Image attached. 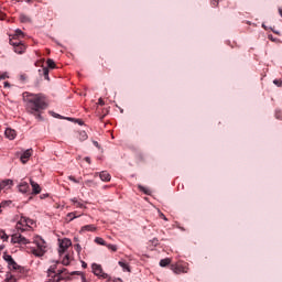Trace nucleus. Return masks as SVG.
I'll list each match as a JSON object with an SVG mask.
<instances>
[{"instance_id": "1", "label": "nucleus", "mask_w": 282, "mask_h": 282, "mask_svg": "<svg viewBox=\"0 0 282 282\" xmlns=\"http://www.w3.org/2000/svg\"><path fill=\"white\" fill-rule=\"evenodd\" d=\"M26 102V111L34 116L36 120H43L41 113L47 109V101L45 100V96L43 94H29L24 98Z\"/></svg>"}, {"instance_id": "2", "label": "nucleus", "mask_w": 282, "mask_h": 282, "mask_svg": "<svg viewBox=\"0 0 282 282\" xmlns=\"http://www.w3.org/2000/svg\"><path fill=\"white\" fill-rule=\"evenodd\" d=\"M33 243L36 245V248L31 249L32 254L35 257H43V254H45V249L47 248L45 240H43V238L40 236H36L33 240Z\"/></svg>"}, {"instance_id": "3", "label": "nucleus", "mask_w": 282, "mask_h": 282, "mask_svg": "<svg viewBox=\"0 0 282 282\" xmlns=\"http://www.w3.org/2000/svg\"><path fill=\"white\" fill-rule=\"evenodd\" d=\"M34 226V220L31 218L22 216L20 220L17 223L15 228L18 232H25V230H30Z\"/></svg>"}, {"instance_id": "4", "label": "nucleus", "mask_w": 282, "mask_h": 282, "mask_svg": "<svg viewBox=\"0 0 282 282\" xmlns=\"http://www.w3.org/2000/svg\"><path fill=\"white\" fill-rule=\"evenodd\" d=\"M11 241L12 243H19L20 246H28V243H30V240H28V238H25L21 234H13L11 237Z\"/></svg>"}, {"instance_id": "5", "label": "nucleus", "mask_w": 282, "mask_h": 282, "mask_svg": "<svg viewBox=\"0 0 282 282\" xmlns=\"http://www.w3.org/2000/svg\"><path fill=\"white\" fill-rule=\"evenodd\" d=\"M91 268H93V272L96 276H100L101 279H109V274H107V273H105V271H102V265H100L98 263H93Z\"/></svg>"}, {"instance_id": "6", "label": "nucleus", "mask_w": 282, "mask_h": 282, "mask_svg": "<svg viewBox=\"0 0 282 282\" xmlns=\"http://www.w3.org/2000/svg\"><path fill=\"white\" fill-rule=\"evenodd\" d=\"M3 259H4V261H7L8 265L11 268V270H19L20 267L18 265L17 261H14L12 256L4 254Z\"/></svg>"}, {"instance_id": "7", "label": "nucleus", "mask_w": 282, "mask_h": 282, "mask_svg": "<svg viewBox=\"0 0 282 282\" xmlns=\"http://www.w3.org/2000/svg\"><path fill=\"white\" fill-rule=\"evenodd\" d=\"M171 270L174 272V274H186V272H188V269L182 264H172Z\"/></svg>"}, {"instance_id": "8", "label": "nucleus", "mask_w": 282, "mask_h": 282, "mask_svg": "<svg viewBox=\"0 0 282 282\" xmlns=\"http://www.w3.org/2000/svg\"><path fill=\"white\" fill-rule=\"evenodd\" d=\"M32 153H34V150L28 149L26 151H24L21 154L20 161L22 162V164H26V162L30 160V158H32Z\"/></svg>"}, {"instance_id": "9", "label": "nucleus", "mask_w": 282, "mask_h": 282, "mask_svg": "<svg viewBox=\"0 0 282 282\" xmlns=\"http://www.w3.org/2000/svg\"><path fill=\"white\" fill-rule=\"evenodd\" d=\"M69 246H72V240L65 238L62 240V242L59 243V254H63L65 252V250H67V248H69Z\"/></svg>"}, {"instance_id": "10", "label": "nucleus", "mask_w": 282, "mask_h": 282, "mask_svg": "<svg viewBox=\"0 0 282 282\" xmlns=\"http://www.w3.org/2000/svg\"><path fill=\"white\" fill-rule=\"evenodd\" d=\"M13 50L15 54H25V50H28V46L22 42L17 46H13Z\"/></svg>"}, {"instance_id": "11", "label": "nucleus", "mask_w": 282, "mask_h": 282, "mask_svg": "<svg viewBox=\"0 0 282 282\" xmlns=\"http://www.w3.org/2000/svg\"><path fill=\"white\" fill-rule=\"evenodd\" d=\"M30 184L32 186L33 195H39L41 193V185L33 180L30 181Z\"/></svg>"}, {"instance_id": "12", "label": "nucleus", "mask_w": 282, "mask_h": 282, "mask_svg": "<svg viewBox=\"0 0 282 282\" xmlns=\"http://www.w3.org/2000/svg\"><path fill=\"white\" fill-rule=\"evenodd\" d=\"M4 135L9 139V140H14V138H17V131L15 130H12L10 128H8L6 131H4Z\"/></svg>"}, {"instance_id": "13", "label": "nucleus", "mask_w": 282, "mask_h": 282, "mask_svg": "<svg viewBox=\"0 0 282 282\" xmlns=\"http://www.w3.org/2000/svg\"><path fill=\"white\" fill-rule=\"evenodd\" d=\"M99 177H100L101 182H111V174H109L107 171H102L99 174Z\"/></svg>"}, {"instance_id": "14", "label": "nucleus", "mask_w": 282, "mask_h": 282, "mask_svg": "<svg viewBox=\"0 0 282 282\" xmlns=\"http://www.w3.org/2000/svg\"><path fill=\"white\" fill-rule=\"evenodd\" d=\"M80 232H96V226L94 225H86L83 226Z\"/></svg>"}, {"instance_id": "15", "label": "nucleus", "mask_w": 282, "mask_h": 282, "mask_svg": "<svg viewBox=\"0 0 282 282\" xmlns=\"http://www.w3.org/2000/svg\"><path fill=\"white\" fill-rule=\"evenodd\" d=\"M20 37L17 36H12L9 40L10 45H12L13 47H17V45H21V43H23L21 40H19Z\"/></svg>"}, {"instance_id": "16", "label": "nucleus", "mask_w": 282, "mask_h": 282, "mask_svg": "<svg viewBox=\"0 0 282 282\" xmlns=\"http://www.w3.org/2000/svg\"><path fill=\"white\" fill-rule=\"evenodd\" d=\"M42 72V76H44L45 80H50V68L44 67L42 69H39V73L41 74Z\"/></svg>"}, {"instance_id": "17", "label": "nucleus", "mask_w": 282, "mask_h": 282, "mask_svg": "<svg viewBox=\"0 0 282 282\" xmlns=\"http://www.w3.org/2000/svg\"><path fill=\"white\" fill-rule=\"evenodd\" d=\"M78 218V216H76V212H72V213H68L66 215V221L69 223V221H74V219Z\"/></svg>"}, {"instance_id": "18", "label": "nucleus", "mask_w": 282, "mask_h": 282, "mask_svg": "<svg viewBox=\"0 0 282 282\" xmlns=\"http://www.w3.org/2000/svg\"><path fill=\"white\" fill-rule=\"evenodd\" d=\"M10 185H12V181L11 180L2 181L0 183V191H3V188H6V186H10Z\"/></svg>"}, {"instance_id": "19", "label": "nucleus", "mask_w": 282, "mask_h": 282, "mask_svg": "<svg viewBox=\"0 0 282 282\" xmlns=\"http://www.w3.org/2000/svg\"><path fill=\"white\" fill-rule=\"evenodd\" d=\"M170 264H171V259H169V258L162 259L160 261L161 268H166V265H170Z\"/></svg>"}, {"instance_id": "20", "label": "nucleus", "mask_w": 282, "mask_h": 282, "mask_svg": "<svg viewBox=\"0 0 282 282\" xmlns=\"http://www.w3.org/2000/svg\"><path fill=\"white\" fill-rule=\"evenodd\" d=\"M46 64H47V67L50 68V69H56V63L54 62V59H47L46 61Z\"/></svg>"}, {"instance_id": "21", "label": "nucleus", "mask_w": 282, "mask_h": 282, "mask_svg": "<svg viewBox=\"0 0 282 282\" xmlns=\"http://www.w3.org/2000/svg\"><path fill=\"white\" fill-rule=\"evenodd\" d=\"M139 191H141V193H144V195H151V189L142 186V185H138Z\"/></svg>"}, {"instance_id": "22", "label": "nucleus", "mask_w": 282, "mask_h": 282, "mask_svg": "<svg viewBox=\"0 0 282 282\" xmlns=\"http://www.w3.org/2000/svg\"><path fill=\"white\" fill-rule=\"evenodd\" d=\"M119 265L120 268H122L123 270H126V272H131V269H129V264L124 261H119Z\"/></svg>"}, {"instance_id": "23", "label": "nucleus", "mask_w": 282, "mask_h": 282, "mask_svg": "<svg viewBox=\"0 0 282 282\" xmlns=\"http://www.w3.org/2000/svg\"><path fill=\"white\" fill-rule=\"evenodd\" d=\"M20 21H21V23H30L32 20L30 19V17H28L25 14H21Z\"/></svg>"}, {"instance_id": "24", "label": "nucleus", "mask_w": 282, "mask_h": 282, "mask_svg": "<svg viewBox=\"0 0 282 282\" xmlns=\"http://www.w3.org/2000/svg\"><path fill=\"white\" fill-rule=\"evenodd\" d=\"M88 135L86 131H80L79 132V140L80 142H85V140H87Z\"/></svg>"}, {"instance_id": "25", "label": "nucleus", "mask_w": 282, "mask_h": 282, "mask_svg": "<svg viewBox=\"0 0 282 282\" xmlns=\"http://www.w3.org/2000/svg\"><path fill=\"white\" fill-rule=\"evenodd\" d=\"M95 242H97L98 246H107V242L105 241V239L100 237L95 238Z\"/></svg>"}, {"instance_id": "26", "label": "nucleus", "mask_w": 282, "mask_h": 282, "mask_svg": "<svg viewBox=\"0 0 282 282\" xmlns=\"http://www.w3.org/2000/svg\"><path fill=\"white\" fill-rule=\"evenodd\" d=\"M74 203V206H76V208H83V203L78 202V198H72V200Z\"/></svg>"}, {"instance_id": "27", "label": "nucleus", "mask_w": 282, "mask_h": 282, "mask_svg": "<svg viewBox=\"0 0 282 282\" xmlns=\"http://www.w3.org/2000/svg\"><path fill=\"white\" fill-rule=\"evenodd\" d=\"M13 36H15V39H23V36H24L23 31L18 29L15 31V33L13 34Z\"/></svg>"}, {"instance_id": "28", "label": "nucleus", "mask_w": 282, "mask_h": 282, "mask_svg": "<svg viewBox=\"0 0 282 282\" xmlns=\"http://www.w3.org/2000/svg\"><path fill=\"white\" fill-rule=\"evenodd\" d=\"M68 180L70 182H74L75 184H80V182H83V177H79L78 180H76V177L74 176H68Z\"/></svg>"}, {"instance_id": "29", "label": "nucleus", "mask_w": 282, "mask_h": 282, "mask_svg": "<svg viewBox=\"0 0 282 282\" xmlns=\"http://www.w3.org/2000/svg\"><path fill=\"white\" fill-rule=\"evenodd\" d=\"M63 265H69V254H66L64 259L62 260Z\"/></svg>"}, {"instance_id": "30", "label": "nucleus", "mask_w": 282, "mask_h": 282, "mask_svg": "<svg viewBox=\"0 0 282 282\" xmlns=\"http://www.w3.org/2000/svg\"><path fill=\"white\" fill-rule=\"evenodd\" d=\"M63 274L62 270H57L55 271V275L53 276V279H63V276H61Z\"/></svg>"}, {"instance_id": "31", "label": "nucleus", "mask_w": 282, "mask_h": 282, "mask_svg": "<svg viewBox=\"0 0 282 282\" xmlns=\"http://www.w3.org/2000/svg\"><path fill=\"white\" fill-rule=\"evenodd\" d=\"M85 186H89V187H91V186H94V181H85L84 183H83V188H85Z\"/></svg>"}, {"instance_id": "32", "label": "nucleus", "mask_w": 282, "mask_h": 282, "mask_svg": "<svg viewBox=\"0 0 282 282\" xmlns=\"http://www.w3.org/2000/svg\"><path fill=\"white\" fill-rule=\"evenodd\" d=\"M109 250H112V252H117L118 247L116 245H106Z\"/></svg>"}, {"instance_id": "33", "label": "nucleus", "mask_w": 282, "mask_h": 282, "mask_svg": "<svg viewBox=\"0 0 282 282\" xmlns=\"http://www.w3.org/2000/svg\"><path fill=\"white\" fill-rule=\"evenodd\" d=\"M20 191H21L22 193H25V192L28 191V184H22V185H20Z\"/></svg>"}, {"instance_id": "34", "label": "nucleus", "mask_w": 282, "mask_h": 282, "mask_svg": "<svg viewBox=\"0 0 282 282\" xmlns=\"http://www.w3.org/2000/svg\"><path fill=\"white\" fill-rule=\"evenodd\" d=\"M56 274V265H53L48 269V274Z\"/></svg>"}, {"instance_id": "35", "label": "nucleus", "mask_w": 282, "mask_h": 282, "mask_svg": "<svg viewBox=\"0 0 282 282\" xmlns=\"http://www.w3.org/2000/svg\"><path fill=\"white\" fill-rule=\"evenodd\" d=\"M210 3L214 8H217V6H219V0H210Z\"/></svg>"}, {"instance_id": "36", "label": "nucleus", "mask_w": 282, "mask_h": 282, "mask_svg": "<svg viewBox=\"0 0 282 282\" xmlns=\"http://www.w3.org/2000/svg\"><path fill=\"white\" fill-rule=\"evenodd\" d=\"M7 282H17V278H14V275H11L10 278H7Z\"/></svg>"}, {"instance_id": "37", "label": "nucleus", "mask_w": 282, "mask_h": 282, "mask_svg": "<svg viewBox=\"0 0 282 282\" xmlns=\"http://www.w3.org/2000/svg\"><path fill=\"white\" fill-rule=\"evenodd\" d=\"M45 59L35 62V67H41V65H43Z\"/></svg>"}, {"instance_id": "38", "label": "nucleus", "mask_w": 282, "mask_h": 282, "mask_svg": "<svg viewBox=\"0 0 282 282\" xmlns=\"http://www.w3.org/2000/svg\"><path fill=\"white\" fill-rule=\"evenodd\" d=\"M273 83L276 85V87H281L282 82L279 79H274Z\"/></svg>"}, {"instance_id": "39", "label": "nucleus", "mask_w": 282, "mask_h": 282, "mask_svg": "<svg viewBox=\"0 0 282 282\" xmlns=\"http://www.w3.org/2000/svg\"><path fill=\"white\" fill-rule=\"evenodd\" d=\"M0 237H1V239H3V241H8V236L6 232H2V235Z\"/></svg>"}, {"instance_id": "40", "label": "nucleus", "mask_w": 282, "mask_h": 282, "mask_svg": "<svg viewBox=\"0 0 282 282\" xmlns=\"http://www.w3.org/2000/svg\"><path fill=\"white\" fill-rule=\"evenodd\" d=\"M6 78H8V74H2V75H0V80H6Z\"/></svg>"}, {"instance_id": "41", "label": "nucleus", "mask_w": 282, "mask_h": 282, "mask_svg": "<svg viewBox=\"0 0 282 282\" xmlns=\"http://www.w3.org/2000/svg\"><path fill=\"white\" fill-rule=\"evenodd\" d=\"M75 250H76L77 252H80V250H83V248L80 247V245H76V246H75Z\"/></svg>"}, {"instance_id": "42", "label": "nucleus", "mask_w": 282, "mask_h": 282, "mask_svg": "<svg viewBox=\"0 0 282 282\" xmlns=\"http://www.w3.org/2000/svg\"><path fill=\"white\" fill-rule=\"evenodd\" d=\"M161 219H164V221H169V219L166 218V216L164 214H160Z\"/></svg>"}, {"instance_id": "43", "label": "nucleus", "mask_w": 282, "mask_h": 282, "mask_svg": "<svg viewBox=\"0 0 282 282\" xmlns=\"http://www.w3.org/2000/svg\"><path fill=\"white\" fill-rule=\"evenodd\" d=\"M85 162H87L88 164H91V159L89 156H86Z\"/></svg>"}, {"instance_id": "44", "label": "nucleus", "mask_w": 282, "mask_h": 282, "mask_svg": "<svg viewBox=\"0 0 282 282\" xmlns=\"http://www.w3.org/2000/svg\"><path fill=\"white\" fill-rule=\"evenodd\" d=\"M98 105H105V100H102V98H99V100H98Z\"/></svg>"}, {"instance_id": "45", "label": "nucleus", "mask_w": 282, "mask_h": 282, "mask_svg": "<svg viewBox=\"0 0 282 282\" xmlns=\"http://www.w3.org/2000/svg\"><path fill=\"white\" fill-rule=\"evenodd\" d=\"M6 204H7V203H1V204H0V213H1V208H4Z\"/></svg>"}, {"instance_id": "46", "label": "nucleus", "mask_w": 282, "mask_h": 282, "mask_svg": "<svg viewBox=\"0 0 282 282\" xmlns=\"http://www.w3.org/2000/svg\"><path fill=\"white\" fill-rule=\"evenodd\" d=\"M82 268H87V262H82Z\"/></svg>"}, {"instance_id": "47", "label": "nucleus", "mask_w": 282, "mask_h": 282, "mask_svg": "<svg viewBox=\"0 0 282 282\" xmlns=\"http://www.w3.org/2000/svg\"><path fill=\"white\" fill-rule=\"evenodd\" d=\"M63 274H67V269H62Z\"/></svg>"}, {"instance_id": "48", "label": "nucleus", "mask_w": 282, "mask_h": 282, "mask_svg": "<svg viewBox=\"0 0 282 282\" xmlns=\"http://www.w3.org/2000/svg\"><path fill=\"white\" fill-rule=\"evenodd\" d=\"M4 87H10V83L4 82Z\"/></svg>"}, {"instance_id": "49", "label": "nucleus", "mask_w": 282, "mask_h": 282, "mask_svg": "<svg viewBox=\"0 0 282 282\" xmlns=\"http://www.w3.org/2000/svg\"><path fill=\"white\" fill-rule=\"evenodd\" d=\"M95 147H99L98 141H94Z\"/></svg>"}, {"instance_id": "50", "label": "nucleus", "mask_w": 282, "mask_h": 282, "mask_svg": "<svg viewBox=\"0 0 282 282\" xmlns=\"http://www.w3.org/2000/svg\"><path fill=\"white\" fill-rule=\"evenodd\" d=\"M279 12H280V17H282V9H279Z\"/></svg>"}, {"instance_id": "51", "label": "nucleus", "mask_w": 282, "mask_h": 282, "mask_svg": "<svg viewBox=\"0 0 282 282\" xmlns=\"http://www.w3.org/2000/svg\"><path fill=\"white\" fill-rule=\"evenodd\" d=\"M0 21H3V15H0Z\"/></svg>"}, {"instance_id": "52", "label": "nucleus", "mask_w": 282, "mask_h": 282, "mask_svg": "<svg viewBox=\"0 0 282 282\" xmlns=\"http://www.w3.org/2000/svg\"><path fill=\"white\" fill-rule=\"evenodd\" d=\"M83 281H85V276H83Z\"/></svg>"}]
</instances>
